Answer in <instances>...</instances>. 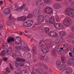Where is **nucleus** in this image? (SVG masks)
I'll return each instance as SVG.
<instances>
[{"label":"nucleus","mask_w":74,"mask_h":74,"mask_svg":"<svg viewBox=\"0 0 74 74\" xmlns=\"http://www.w3.org/2000/svg\"><path fill=\"white\" fill-rule=\"evenodd\" d=\"M3 12L5 14L8 15L10 13V9L8 8H6L4 10Z\"/></svg>","instance_id":"16"},{"label":"nucleus","mask_w":74,"mask_h":74,"mask_svg":"<svg viewBox=\"0 0 74 74\" xmlns=\"http://www.w3.org/2000/svg\"><path fill=\"white\" fill-rule=\"evenodd\" d=\"M37 48L36 47H34L33 48V53L34 54V55H36L37 53V50H36Z\"/></svg>","instance_id":"29"},{"label":"nucleus","mask_w":74,"mask_h":74,"mask_svg":"<svg viewBox=\"0 0 74 74\" xmlns=\"http://www.w3.org/2000/svg\"><path fill=\"white\" fill-rule=\"evenodd\" d=\"M3 60L5 61V62H6L7 60H8V58H3Z\"/></svg>","instance_id":"54"},{"label":"nucleus","mask_w":74,"mask_h":74,"mask_svg":"<svg viewBox=\"0 0 74 74\" xmlns=\"http://www.w3.org/2000/svg\"><path fill=\"white\" fill-rule=\"evenodd\" d=\"M21 45L23 47H24V48H23L22 49L23 51L26 53L29 52L30 51V49L29 48L28 46L25 43V42L21 41Z\"/></svg>","instance_id":"2"},{"label":"nucleus","mask_w":74,"mask_h":74,"mask_svg":"<svg viewBox=\"0 0 74 74\" xmlns=\"http://www.w3.org/2000/svg\"><path fill=\"white\" fill-rule=\"evenodd\" d=\"M45 69H48V67H47V66H45Z\"/></svg>","instance_id":"64"},{"label":"nucleus","mask_w":74,"mask_h":74,"mask_svg":"<svg viewBox=\"0 0 74 74\" xmlns=\"http://www.w3.org/2000/svg\"><path fill=\"white\" fill-rule=\"evenodd\" d=\"M16 40H17L18 41L21 42V38L20 37L17 36L16 37Z\"/></svg>","instance_id":"35"},{"label":"nucleus","mask_w":74,"mask_h":74,"mask_svg":"<svg viewBox=\"0 0 74 74\" xmlns=\"http://www.w3.org/2000/svg\"><path fill=\"white\" fill-rule=\"evenodd\" d=\"M26 7V4H23L21 7L19 8H17L16 9V11H22L23 10L22 9L23 8H25V7Z\"/></svg>","instance_id":"14"},{"label":"nucleus","mask_w":74,"mask_h":74,"mask_svg":"<svg viewBox=\"0 0 74 74\" xmlns=\"http://www.w3.org/2000/svg\"><path fill=\"white\" fill-rule=\"evenodd\" d=\"M72 38L73 36H69V38H70V39H72Z\"/></svg>","instance_id":"63"},{"label":"nucleus","mask_w":74,"mask_h":74,"mask_svg":"<svg viewBox=\"0 0 74 74\" xmlns=\"http://www.w3.org/2000/svg\"><path fill=\"white\" fill-rule=\"evenodd\" d=\"M14 73L16 74H21L22 73L21 71L19 70H16L14 71Z\"/></svg>","instance_id":"30"},{"label":"nucleus","mask_w":74,"mask_h":74,"mask_svg":"<svg viewBox=\"0 0 74 74\" xmlns=\"http://www.w3.org/2000/svg\"><path fill=\"white\" fill-rule=\"evenodd\" d=\"M15 42L16 44H19L21 43V42H19L18 40L17 41L16 40H15Z\"/></svg>","instance_id":"47"},{"label":"nucleus","mask_w":74,"mask_h":74,"mask_svg":"<svg viewBox=\"0 0 74 74\" xmlns=\"http://www.w3.org/2000/svg\"><path fill=\"white\" fill-rule=\"evenodd\" d=\"M42 26V24L39 23H36L35 25H34L32 27V28L33 29H35L36 28H40Z\"/></svg>","instance_id":"11"},{"label":"nucleus","mask_w":74,"mask_h":74,"mask_svg":"<svg viewBox=\"0 0 74 74\" xmlns=\"http://www.w3.org/2000/svg\"><path fill=\"white\" fill-rule=\"evenodd\" d=\"M55 18L57 22H59L60 21V19L59 18V16H56Z\"/></svg>","instance_id":"38"},{"label":"nucleus","mask_w":74,"mask_h":74,"mask_svg":"<svg viewBox=\"0 0 74 74\" xmlns=\"http://www.w3.org/2000/svg\"><path fill=\"white\" fill-rule=\"evenodd\" d=\"M45 60L46 61H48L49 60V58L48 57H46L45 58Z\"/></svg>","instance_id":"52"},{"label":"nucleus","mask_w":74,"mask_h":74,"mask_svg":"<svg viewBox=\"0 0 74 74\" xmlns=\"http://www.w3.org/2000/svg\"><path fill=\"white\" fill-rule=\"evenodd\" d=\"M16 63V62H15L14 61H13L10 64V67L12 70H14V68L12 67L11 65L14 66L15 64Z\"/></svg>","instance_id":"27"},{"label":"nucleus","mask_w":74,"mask_h":74,"mask_svg":"<svg viewBox=\"0 0 74 74\" xmlns=\"http://www.w3.org/2000/svg\"><path fill=\"white\" fill-rule=\"evenodd\" d=\"M34 55H33V60L34 62H36L37 60V58H36V57L34 56Z\"/></svg>","instance_id":"39"},{"label":"nucleus","mask_w":74,"mask_h":74,"mask_svg":"<svg viewBox=\"0 0 74 74\" xmlns=\"http://www.w3.org/2000/svg\"><path fill=\"white\" fill-rule=\"evenodd\" d=\"M44 16L43 15H40L38 16L37 20L38 22L40 23H42V22H44Z\"/></svg>","instance_id":"10"},{"label":"nucleus","mask_w":74,"mask_h":74,"mask_svg":"<svg viewBox=\"0 0 74 74\" xmlns=\"http://www.w3.org/2000/svg\"><path fill=\"white\" fill-rule=\"evenodd\" d=\"M27 22L28 23V25L27 27H31L33 24V21H32L30 20L27 21Z\"/></svg>","instance_id":"17"},{"label":"nucleus","mask_w":74,"mask_h":74,"mask_svg":"<svg viewBox=\"0 0 74 74\" xmlns=\"http://www.w3.org/2000/svg\"><path fill=\"white\" fill-rule=\"evenodd\" d=\"M44 30L46 33H47L49 31V28L48 27H45Z\"/></svg>","instance_id":"33"},{"label":"nucleus","mask_w":74,"mask_h":74,"mask_svg":"<svg viewBox=\"0 0 74 74\" xmlns=\"http://www.w3.org/2000/svg\"><path fill=\"white\" fill-rule=\"evenodd\" d=\"M52 7L54 9L58 10L61 7V5L58 3H54L53 4Z\"/></svg>","instance_id":"9"},{"label":"nucleus","mask_w":74,"mask_h":74,"mask_svg":"<svg viewBox=\"0 0 74 74\" xmlns=\"http://www.w3.org/2000/svg\"><path fill=\"white\" fill-rule=\"evenodd\" d=\"M15 64H16V66L17 67H18V66H19V64H18L17 62H16Z\"/></svg>","instance_id":"56"},{"label":"nucleus","mask_w":74,"mask_h":74,"mask_svg":"<svg viewBox=\"0 0 74 74\" xmlns=\"http://www.w3.org/2000/svg\"><path fill=\"white\" fill-rule=\"evenodd\" d=\"M22 21H26V16H22Z\"/></svg>","instance_id":"42"},{"label":"nucleus","mask_w":74,"mask_h":74,"mask_svg":"<svg viewBox=\"0 0 74 74\" xmlns=\"http://www.w3.org/2000/svg\"><path fill=\"white\" fill-rule=\"evenodd\" d=\"M20 65L21 66H23L24 65V63L23 61H21L20 63Z\"/></svg>","instance_id":"46"},{"label":"nucleus","mask_w":74,"mask_h":74,"mask_svg":"<svg viewBox=\"0 0 74 74\" xmlns=\"http://www.w3.org/2000/svg\"><path fill=\"white\" fill-rule=\"evenodd\" d=\"M8 25H11V23H10V22H8Z\"/></svg>","instance_id":"62"},{"label":"nucleus","mask_w":74,"mask_h":74,"mask_svg":"<svg viewBox=\"0 0 74 74\" xmlns=\"http://www.w3.org/2000/svg\"><path fill=\"white\" fill-rule=\"evenodd\" d=\"M61 60L63 63H65L66 62V58L63 56H62Z\"/></svg>","instance_id":"28"},{"label":"nucleus","mask_w":74,"mask_h":74,"mask_svg":"<svg viewBox=\"0 0 74 74\" xmlns=\"http://www.w3.org/2000/svg\"><path fill=\"white\" fill-rule=\"evenodd\" d=\"M11 48H10L8 50L7 52L6 53V56H8V55H11Z\"/></svg>","instance_id":"20"},{"label":"nucleus","mask_w":74,"mask_h":74,"mask_svg":"<svg viewBox=\"0 0 74 74\" xmlns=\"http://www.w3.org/2000/svg\"><path fill=\"white\" fill-rule=\"evenodd\" d=\"M27 17L29 19H32L33 18V14H29L27 16Z\"/></svg>","instance_id":"36"},{"label":"nucleus","mask_w":74,"mask_h":74,"mask_svg":"<svg viewBox=\"0 0 74 74\" xmlns=\"http://www.w3.org/2000/svg\"><path fill=\"white\" fill-rule=\"evenodd\" d=\"M65 14L70 16H74V10L69 8L66 9L65 10Z\"/></svg>","instance_id":"3"},{"label":"nucleus","mask_w":74,"mask_h":74,"mask_svg":"<svg viewBox=\"0 0 74 74\" xmlns=\"http://www.w3.org/2000/svg\"><path fill=\"white\" fill-rule=\"evenodd\" d=\"M60 60H58L56 62V65L57 67H59V70L63 72V71H64L66 68V65L65 64H63L60 66Z\"/></svg>","instance_id":"1"},{"label":"nucleus","mask_w":74,"mask_h":74,"mask_svg":"<svg viewBox=\"0 0 74 74\" xmlns=\"http://www.w3.org/2000/svg\"><path fill=\"white\" fill-rule=\"evenodd\" d=\"M24 74H29V73L27 72V71H24Z\"/></svg>","instance_id":"59"},{"label":"nucleus","mask_w":74,"mask_h":74,"mask_svg":"<svg viewBox=\"0 0 74 74\" xmlns=\"http://www.w3.org/2000/svg\"><path fill=\"white\" fill-rule=\"evenodd\" d=\"M15 48L16 49L18 50H21L22 49V47L20 46H16Z\"/></svg>","instance_id":"37"},{"label":"nucleus","mask_w":74,"mask_h":74,"mask_svg":"<svg viewBox=\"0 0 74 74\" xmlns=\"http://www.w3.org/2000/svg\"><path fill=\"white\" fill-rule=\"evenodd\" d=\"M27 21H26V22L24 23L23 26H25V27H27V25H28V23H27Z\"/></svg>","instance_id":"43"},{"label":"nucleus","mask_w":74,"mask_h":74,"mask_svg":"<svg viewBox=\"0 0 74 74\" xmlns=\"http://www.w3.org/2000/svg\"><path fill=\"white\" fill-rule=\"evenodd\" d=\"M11 41H14V38H13L10 37L8 40V42L10 43Z\"/></svg>","instance_id":"25"},{"label":"nucleus","mask_w":74,"mask_h":74,"mask_svg":"<svg viewBox=\"0 0 74 74\" xmlns=\"http://www.w3.org/2000/svg\"><path fill=\"white\" fill-rule=\"evenodd\" d=\"M16 61L19 62H25L26 60L24 59L20 58H17L16 59Z\"/></svg>","instance_id":"18"},{"label":"nucleus","mask_w":74,"mask_h":74,"mask_svg":"<svg viewBox=\"0 0 74 74\" xmlns=\"http://www.w3.org/2000/svg\"><path fill=\"white\" fill-rule=\"evenodd\" d=\"M43 1H44L45 3L47 4H48L50 2V0H43Z\"/></svg>","instance_id":"40"},{"label":"nucleus","mask_w":74,"mask_h":74,"mask_svg":"<svg viewBox=\"0 0 74 74\" xmlns=\"http://www.w3.org/2000/svg\"><path fill=\"white\" fill-rule=\"evenodd\" d=\"M18 21H22V16L18 18Z\"/></svg>","instance_id":"49"},{"label":"nucleus","mask_w":74,"mask_h":74,"mask_svg":"<svg viewBox=\"0 0 74 74\" xmlns=\"http://www.w3.org/2000/svg\"><path fill=\"white\" fill-rule=\"evenodd\" d=\"M6 70L7 72H8V73H10V70L8 69V68H7L6 69Z\"/></svg>","instance_id":"51"},{"label":"nucleus","mask_w":74,"mask_h":74,"mask_svg":"<svg viewBox=\"0 0 74 74\" xmlns=\"http://www.w3.org/2000/svg\"><path fill=\"white\" fill-rule=\"evenodd\" d=\"M45 12L47 14H52L53 12V10L52 9L49 7H47L45 8L44 10Z\"/></svg>","instance_id":"6"},{"label":"nucleus","mask_w":74,"mask_h":74,"mask_svg":"<svg viewBox=\"0 0 74 74\" xmlns=\"http://www.w3.org/2000/svg\"><path fill=\"white\" fill-rule=\"evenodd\" d=\"M36 4L37 7L39 8H43L44 7V3L41 0L37 1Z\"/></svg>","instance_id":"5"},{"label":"nucleus","mask_w":74,"mask_h":74,"mask_svg":"<svg viewBox=\"0 0 74 74\" xmlns=\"http://www.w3.org/2000/svg\"><path fill=\"white\" fill-rule=\"evenodd\" d=\"M42 72V70L40 68H38L37 69L36 73H38V74H40Z\"/></svg>","instance_id":"22"},{"label":"nucleus","mask_w":74,"mask_h":74,"mask_svg":"<svg viewBox=\"0 0 74 74\" xmlns=\"http://www.w3.org/2000/svg\"><path fill=\"white\" fill-rule=\"evenodd\" d=\"M56 48L57 51L58 52L59 54H63L64 52V50H63L62 51V52H61L60 51V48H59V46L57 45L55 47Z\"/></svg>","instance_id":"12"},{"label":"nucleus","mask_w":74,"mask_h":74,"mask_svg":"<svg viewBox=\"0 0 74 74\" xmlns=\"http://www.w3.org/2000/svg\"><path fill=\"white\" fill-rule=\"evenodd\" d=\"M15 8H18V4L17 3H16L15 5Z\"/></svg>","instance_id":"57"},{"label":"nucleus","mask_w":74,"mask_h":74,"mask_svg":"<svg viewBox=\"0 0 74 74\" xmlns=\"http://www.w3.org/2000/svg\"><path fill=\"white\" fill-rule=\"evenodd\" d=\"M67 63L68 65L69 66H71V65H74V64H73V61L71 60H68L67 61Z\"/></svg>","instance_id":"23"},{"label":"nucleus","mask_w":74,"mask_h":74,"mask_svg":"<svg viewBox=\"0 0 74 74\" xmlns=\"http://www.w3.org/2000/svg\"><path fill=\"white\" fill-rule=\"evenodd\" d=\"M16 54L14 53H13L12 54V57L13 58H15L16 57Z\"/></svg>","instance_id":"44"},{"label":"nucleus","mask_w":74,"mask_h":74,"mask_svg":"<svg viewBox=\"0 0 74 74\" xmlns=\"http://www.w3.org/2000/svg\"><path fill=\"white\" fill-rule=\"evenodd\" d=\"M49 22L50 24H53L55 22V20L54 17L51 16L49 19Z\"/></svg>","instance_id":"15"},{"label":"nucleus","mask_w":74,"mask_h":74,"mask_svg":"<svg viewBox=\"0 0 74 74\" xmlns=\"http://www.w3.org/2000/svg\"><path fill=\"white\" fill-rule=\"evenodd\" d=\"M63 23L66 26H69L71 25V19L69 17H66L63 20Z\"/></svg>","instance_id":"4"},{"label":"nucleus","mask_w":74,"mask_h":74,"mask_svg":"<svg viewBox=\"0 0 74 74\" xmlns=\"http://www.w3.org/2000/svg\"><path fill=\"white\" fill-rule=\"evenodd\" d=\"M59 34L62 37H64L66 35V33L64 31H61L59 32Z\"/></svg>","instance_id":"21"},{"label":"nucleus","mask_w":74,"mask_h":74,"mask_svg":"<svg viewBox=\"0 0 74 74\" xmlns=\"http://www.w3.org/2000/svg\"><path fill=\"white\" fill-rule=\"evenodd\" d=\"M42 51L44 53H47L49 52V50L47 48H43L42 49Z\"/></svg>","instance_id":"19"},{"label":"nucleus","mask_w":74,"mask_h":74,"mask_svg":"<svg viewBox=\"0 0 74 74\" xmlns=\"http://www.w3.org/2000/svg\"><path fill=\"white\" fill-rule=\"evenodd\" d=\"M45 56H40V60H44V57Z\"/></svg>","instance_id":"41"},{"label":"nucleus","mask_w":74,"mask_h":74,"mask_svg":"<svg viewBox=\"0 0 74 74\" xmlns=\"http://www.w3.org/2000/svg\"><path fill=\"white\" fill-rule=\"evenodd\" d=\"M3 27V26L2 25H0V30H1Z\"/></svg>","instance_id":"61"},{"label":"nucleus","mask_w":74,"mask_h":74,"mask_svg":"<svg viewBox=\"0 0 74 74\" xmlns=\"http://www.w3.org/2000/svg\"><path fill=\"white\" fill-rule=\"evenodd\" d=\"M24 56L25 58H30L31 56V54L28 53H27V54L24 55Z\"/></svg>","instance_id":"26"},{"label":"nucleus","mask_w":74,"mask_h":74,"mask_svg":"<svg viewBox=\"0 0 74 74\" xmlns=\"http://www.w3.org/2000/svg\"><path fill=\"white\" fill-rule=\"evenodd\" d=\"M64 48L63 47H62V48H60V51H61L62 52V51H63V49H64Z\"/></svg>","instance_id":"58"},{"label":"nucleus","mask_w":74,"mask_h":74,"mask_svg":"<svg viewBox=\"0 0 74 74\" xmlns=\"http://www.w3.org/2000/svg\"><path fill=\"white\" fill-rule=\"evenodd\" d=\"M48 34L50 36H51L52 37H53V36H58V33L55 32H50L48 33Z\"/></svg>","instance_id":"13"},{"label":"nucleus","mask_w":74,"mask_h":74,"mask_svg":"<svg viewBox=\"0 0 74 74\" xmlns=\"http://www.w3.org/2000/svg\"><path fill=\"white\" fill-rule=\"evenodd\" d=\"M41 12H42V11L39 8L36 9L34 10L33 14L34 16H35V15L41 14Z\"/></svg>","instance_id":"8"},{"label":"nucleus","mask_w":74,"mask_h":74,"mask_svg":"<svg viewBox=\"0 0 74 74\" xmlns=\"http://www.w3.org/2000/svg\"><path fill=\"white\" fill-rule=\"evenodd\" d=\"M45 45V43L44 41H41L40 42L39 45L41 47H44Z\"/></svg>","instance_id":"24"},{"label":"nucleus","mask_w":74,"mask_h":74,"mask_svg":"<svg viewBox=\"0 0 74 74\" xmlns=\"http://www.w3.org/2000/svg\"><path fill=\"white\" fill-rule=\"evenodd\" d=\"M29 10V8L28 7H26L24 8L25 11H28Z\"/></svg>","instance_id":"48"},{"label":"nucleus","mask_w":74,"mask_h":74,"mask_svg":"<svg viewBox=\"0 0 74 74\" xmlns=\"http://www.w3.org/2000/svg\"><path fill=\"white\" fill-rule=\"evenodd\" d=\"M69 55L70 57H72L73 56H72V53H71V52L69 53Z\"/></svg>","instance_id":"55"},{"label":"nucleus","mask_w":74,"mask_h":74,"mask_svg":"<svg viewBox=\"0 0 74 74\" xmlns=\"http://www.w3.org/2000/svg\"><path fill=\"white\" fill-rule=\"evenodd\" d=\"M69 51V48H67L66 50H65V52L67 53V52H68Z\"/></svg>","instance_id":"53"},{"label":"nucleus","mask_w":74,"mask_h":74,"mask_svg":"<svg viewBox=\"0 0 74 74\" xmlns=\"http://www.w3.org/2000/svg\"><path fill=\"white\" fill-rule=\"evenodd\" d=\"M8 47L7 46V44H6V43H5L3 44L2 48L3 49H6V47Z\"/></svg>","instance_id":"31"},{"label":"nucleus","mask_w":74,"mask_h":74,"mask_svg":"<svg viewBox=\"0 0 74 74\" xmlns=\"http://www.w3.org/2000/svg\"><path fill=\"white\" fill-rule=\"evenodd\" d=\"M5 50H3L1 52V56H4L5 55Z\"/></svg>","instance_id":"34"},{"label":"nucleus","mask_w":74,"mask_h":74,"mask_svg":"<svg viewBox=\"0 0 74 74\" xmlns=\"http://www.w3.org/2000/svg\"><path fill=\"white\" fill-rule=\"evenodd\" d=\"M54 26L57 29H62L64 28V26H63L61 23H57L54 24Z\"/></svg>","instance_id":"7"},{"label":"nucleus","mask_w":74,"mask_h":74,"mask_svg":"<svg viewBox=\"0 0 74 74\" xmlns=\"http://www.w3.org/2000/svg\"><path fill=\"white\" fill-rule=\"evenodd\" d=\"M9 19H10V20H11L12 21L11 22H12V20H13V18H12V15L11 14H10V17H9Z\"/></svg>","instance_id":"45"},{"label":"nucleus","mask_w":74,"mask_h":74,"mask_svg":"<svg viewBox=\"0 0 74 74\" xmlns=\"http://www.w3.org/2000/svg\"><path fill=\"white\" fill-rule=\"evenodd\" d=\"M71 29H72V31L73 32H74V25H73L72 26Z\"/></svg>","instance_id":"50"},{"label":"nucleus","mask_w":74,"mask_h":74,"mask_svg":"<svg viewBox=\"0 0 74 74\" xmlns=\"http://www.w3.org/2000/svg\"><path fill=\"white\" fill-rule=\"evenodd\" d=\"M21 54V52L20 51H18V56H20Z\"/></svg>","instance_id":"60"},{"label":"nucleus","mask_w":74,"mask_h":74,"mask_svg":"<svg viewBox=\"0 0 74 74\" xmlns=\"http://www.w3.org/2000/svg\"><path fill=\"white\" fill-rule=\"evenodd\" d=\"M49 16H46L45 17V21L47 23H48L49 22Z\"/></svg>","instance_id":"32"}]
</instances>
